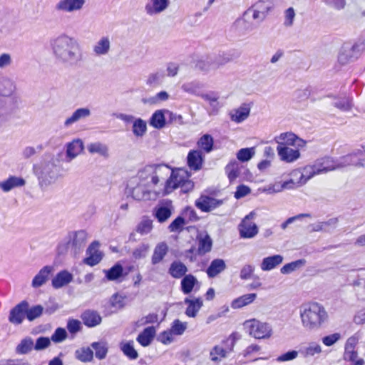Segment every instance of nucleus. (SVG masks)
Instances as JSON below:
<instances>
[{"mask_svg": "<svg viewBox=\"0 0 365 365\" xmlns=\"http://www.w3.org/2000/svg\"><path fill=\"white\" fill-rule=\"evenodd\" d=\"M170 173L165 165H148L131 178L127 185L128 192L136 200H153L163 195L162 182Z\"/></svg>", "mask_w": 365, "mask_h": 365, "instance_id": "obj_1", "label": "nucleus"}, {"mask_svg": "<svg viewBox=\"0 0 365 365\" xmlns=\"http://www.w3.org/2000/svg\"><path fill=\"white\" fill-rule=\"evenodd\" d=\"M51 46L53 57L62 65L73 66L83 61L81 46L73 37L67 35L59 36L52 40Z\"/></svg>", "mask_w": 365, "mask_h": 365, "instance_id": "obj_2", "label": "nucleus"}, {"mask_svg": "<svg viewBox=\"0 0 365 365\" xmlns=\"http://www.w3.org/2000/svg\"><path fill=\"white\" fill-rule=\"evenodd\" d=\"M299 312L302 326L307 331L319 330L329 319L325 308L317 302L301 305Z\"/></svg>", "mask_w": 365, "mask_h": 365, "instance_id": "obj_3", "label": "nucleus"}, {"mask_svg": "<svg viewBox=\"0 0 365 365\" xmlns=\"http://www.w3.org/2000/svg\"><path fill=\"white\" fill-rule=\"evenodd\" d=\"M34 173L43 189L54 184L60 177L59 169L53 158L43 159L34 166Z\"/></svg>", "mask_w": 365, "mask_h": 365, "instance_id": "obj_4", "label": "nucleus"}, {"mask_svg": "<svg viewBox=\"0 0 365 365\" xmlns=\"http://www.w3.org/2000/svg\"><path fill=\"white\" fill-rule=\"evenodd\" d=\"M170 169H171L170 168ZM190 174L186 169L177 168L170 170V173L165 179V183H162L163 195H168L180 186H186L187 188L192 186L189 180Z\"/></svg>", "mask_w": 365, "mask_h": 365, "instance_id": "obj_5", "label": "nucleus"}, {"mask_svg": "<svg viewBox=\"0 0 365 365\" xmlns=\"http://www.w3.org/2000/svg\"><path fill=\"white\" fill-rule=\"evenodd\" d=\"M242 325L245 331L255 339H269L274 334L273 328L270 323L255 318L245 320Z\"/></svg>", "mask_w": 365, "mask_h": 365, "instance_id": "obj_6", "label": "nucleus"}, {"mask_svg": "<svg viewBox=\"0 0 365 365\" xmlns=\"http://www.w3.org/2000/svg\"><path fill=\"white\" fill-rule=\"evenodd\" d=\"M236 341V334H230L227 339L223 340L220 344L216 345L210 352V358L214 363H218L222 359L227 357L235 346Z\"/></svg>", "mask_w": 365, "mask_h": 365, "instance_id": "obj_7", "label": "nucleus"}, {"mask_svg": "<svg viewBox=\"0 0 365 365\" xmlns=\"http://www.w3.org/2000/svg\"><path fill=\"white\" fill-rule=\"evenodd\" d=\"M359 56V46L356 44L346 43L339 51L337 62L341 66H345L358 59Z\"/></svg>", "mask_w": 365, "mask_h": 365, "instance_id": "obj_8", "label": "nucleus"}, {"mask_svg": "<svg viewBox=\"0 0 365 365\" xmlns=\"http://www.w3.org/2000/svg\"><path fill=\"white\" fill-rule=\"evenodd\" d=\"M256 213L252 211L246 215L238 226L240 236L244 239L255 237L258 232V227L254 222Z\"/></svg>", "mask_w": 365, "mask_h": 365, "instance_id": "obj_9", "label": "nucleus"}, {"mask_svg": "<svg viewBox=\"0 0 365 365\" xmlns=\"http://www.w3.org/2000/svg\"><path fill=\"white\" fill-rule=\"evenodd\" d=\"M349 165L365 168V154L361 150L353 152L338 159V167L343 168Z\"/></svg>", "mask_w": 365, "mask_h": 365, "instance_id": "obj_10", "label": "nucleus"}, {"mask_svg": "<svg viewBox=\"0 0 365 365\" xmlns=\"http://www.w3.org/2000/svg\"><path fill=\"white\" fill-rule=\"evenodd\" d=\"M274 141L278 144L277 146H294L299 148L304 147L306 145V141L291 132L281 133L274 138Z\"/></svg>", "mask_w": 365, "mask_h": 365, "instance_id": "obj_11", "label": "nucleus"}, {"mask_svg": "<svg viewBox=\"0 0 365 365\" xmlns=\"http://www.w3.org/2000/svg\"><path fill=\"white\" fill-rule=\"evenodd\" d=\"M174 210L173 203L170 200L160 202L153 209V215L160 222H166Z\"/></svg>", "mask_w": 365, "mask_h": 365, "instance_id": "obj_12", "label": "nucleus"}, {"mask_svg": "<svg viewBox=\"0 0 365 365\" xmlns=\"http://www.w3.org/2000/svg\"><path fill=\"white\" fill-rule=\"evenodd\" d=\"M223 103L220 101L218 92L210 91L207 92V114L210 116L216 115L222 108Z\"/></svg>", "mask_w": 365, "mask_h": 365, "instance_id": "obj_13", "label": "nucleus"}, {"mask_svg": "<svg viewBox=\"0 0 365 365\" xmlns=\"http://www.w3.org/2000/svg\"><path fill=\"white\" fill-rule=\"evenodd\" d=\"M356 344V340L355 338L351 337L347 339L345 344L344 359L351 362L352 365H364V361L358 357L357 352L354 349Z\"/></svg>", "mask_w": 365, "mask_h": 365, "instance_id": "obj_14", "label": "nucleus"}, {"mask_svg": "<svg viewBox=\"0 0 365 365\" xmlns=\"http://www.w3.org/2000/svg\"><path fill=\"white\" fill-rule=\"evenodd\" d=\"M317 175L324 174L329 171L339 169L338 167V160H334L331 158H322L317 160L312 163Z\"/></svg>", "mask_w": 365, "mask_h": 365, "instance_id": "obj_15", "label": "nucleus"}, {"mask_svg": "<svg viewBox=\"0 0 365 365\" xmlns=\"http://www.w3.org/2000/svg\"><path fill=\"white\" fill-rule=\"evenodd\" d=\"M111 48V41L109 36H103L98 39L92 46V53L95 57L108 55Z\"/></svg>", "mask_w": 365, "mask_h": 365, "instance_id": "obj_16", "label": "nucleus"}, {"mask_svg": "<svg viewBox=\"0 0 365 365\" xmlns=\"http://www.w3.org/2000/svg\"><path fill=\"white\" fill-rule=\"evenodd\" d=\"M250 104L244 103L238 108L232 109L229 113V116L232 122L241 123L248 118L250 115Z\"/></svg>", "mask_w": 365, "mask_h": 365, "instance_id": "obj_17", "label": "nucleus"}, {"mask_svg": "<svg viewBox=\"0 0 365 365\" xmlns=\"http://www.w3.org/2000/svg\"><path fill=\"white\" fill-rule=\"evenodd\" d=\"M85 2V0H61L56 4V9L64 13H74L82 9Z\"/></svg>", "mask_w": 365, "mask_h": 365, "instance_id": "obj_18", "label": "nucleus"}, {"mask_svg": "<svg viewBox=\"0 0 365 365\" xmlns=\"http://www.w3.org/2000/svg\"><path fill=\"white\" fill-rule=\"evenodd\" d=\"M170 0H148L145 6L147 14L154 16L164 12L170 6Z\"/></svg>", "mask_w": 365, "mask_h": 365, "instance_id": "obj_19", "label": "nucleus"}, {"mask_svg": "<svg viewBox=\"0 0 365 365\" xmlns=\"http://www.w3.org/2000/svg\"><path fill=\"white\" fill-rule=\"evenodd\" d=\"M278 155L282 161L293 163L300 158V153L298 149H293L287 146H277Z\"/></svg>", "mask_w": 365, "mask_h": 365, "instance_id": "obj_20", "label": "nucleus"}, {"mask_svg": "<svg viewBox=\"0 0 365 365\" xmlns=\"http://www.w3.org/2000/svg\"><path fill=\"white\" fill-rule=\"evenodd\" d=\"M88 257L84 259V262L90 266H94L102 259L103 255L99 250V243L93 242L87 250Z\"/></svg>", "mask_w": 365, "mask_h": 365, "instance_id": "obj_21", "label": "nucleus"}, {"mask_svg": "<svg viewBox=\"0 0 365 365\" xmlns=\"http://www.w3.org/2000/svg\"><path fill=\"white\" fill-rule=\"evenodd\" d=\"M27 306L28 303L23 302L12 309L9 317V322L14 324H21L26 315Z\"/></svg>", "mask_w": 365, "mask_h": 365, "instance_id": "obj_22", "label": "nucleus"}, {"mask_svg": "<svg viewBox=\"0 0 365 365\" xmlns=\"http://www.w3.org/2000/svg\"><path fill=\"white\" fill-rule=\"evenodd\" d=\"M84 149V144L82 140L76 138L66 144V158L72 160L79 155Z\"/></svg>", "mask_w": 365, "mask_h": 365, "instance_id": "obj_23", "label": "nucleus"}, {"mask_svg": "<svg viewBox=\"0 0 365 365\" xmlns=\"http://www.w3.org/2000/svg\"><path fill=\"white\" fill-rule=\"evenodd\" d=\"M25 184L26 181L22 178L11 175L0 182V189L4 192H8L16 187H23Z\"/></svg>", "mask_w": 365, "mask_h": 365, "instance_id": "obj_24", "label": "nucleus"}, {"mask_svg": "<svg viewBox=\"0 0 365 365\" xmlns=\"http://www.w3.org/2000/svg\"><path fill=\"white\" fill-rule=\"evenodd\" d=\"M53 270V268L51 266H45L41 268L32 279L31 286L34 288H38L43 285L48 279Z\"/></svg>", "mask_w": 365, "mask_h": 365, "instance_id": "obj_25", "label": "nucleus"}, {"mask_svg": "<svg viewBox=\"0 0 365 365\" xmlns=\"http://www.w3.org/2000/svg\"><path fill=\"white\" fill-rule=\"evenodd\" d=\"M88 235L83 230H79L69 233L68 236V243L76 250L83 247L87 240Z\"/></svg>", "mask_w": 365, "mask_h": 365, "instance_id": "obj_26", "label": "nucleus"}, {"mask_svg": "<svg viewBox=\"0 0 365 365\" xmlns=\"http://www.w3.org/2000/svg\"><path fill=\"white\" fill-rule=\"evenodd\" d=\"M338 224V218L334 217L327 221L318 222L310 225L312 232H329L335 229Z\"/></svg>", "mask_w": 365, "mask_h": 365, "instance_id": "obj_27", "label": "nucleus"}, {"mask_svg": "<svg viewBox=\"0 0 365 365\" xmlns=\"http://www.w3.org/2000/svg\"><path fill=\"white\" fill-rule=\"evenodd\" d=\"M165 114L172 115L173 113L168 110H158L152 115L149 123L157 129H161L165 125Z\"/></svg>", "mask_w": 365, "mask_h": 365, "instance_id": "obj_28", "label": "nucleus"}, {"mask_svg": "<svg viewBox=\"0 0 365 365\" xmlns=\"http://www.w3.org/2000/svg\"><path fill=\"white\" fill-rule=\"evenodd\" d=\"M73 274L67 270L59 272L52 279L51 284L55 289L61 288L73 280Z\"/></svg>", "mask_w": 365, "mask_h": 365, "instance_id": "obj_29", "label": "nucleus"}, {"mask_svg": "<svg viewBox=\"0 0 365 365\" xmlns=\"http://www.w3.org/2000/svg\"><path fill=\"white\" fill-rule=\"evenodd\" d=\"M283 259L280 255L264 257L260 264V268L262 271H270L281 264Z\"/></svg>", "mask_w": 365, "mask_h": 365, "instance_id": "obj_30", "label": "nucleus"}, {"mask_svg": "<svg viewBox=\"0 0 365 365\" xmlns=\"http://www.w3.org/2000/svg\"><path fill=\"white\" fill-rule=\"evenodd\" d=\"M91 115V110L88 108H80L76 109L71 116L68 117L65 122L64 125L69 127L73 123L79 121L81 119L88 118Z\"/></svg>", "mask_w": 365, "mask_h": 365, "instance_id": "obj_31", "label": "nucleus"}, {"mask_svg": "<svg viewBox=\"0 0 365 365\" xmlns=\"http://www.w3.org/2000/svg\"><path fill=\"white\" fill-rule=\"evenodd\" d=\"M299 353L304 358L309 359L320 355L322 353V347L317 342L312 341L301 349Z\"/></svg>", "mask_w": 365, "mask_h": 365, "instance_id": "obj_32", "label": "nucleus"}, {"mask_svg": "<svg viewBox=\"0 0 365 365\" xmlns=\"http://www.w3.org/2000/svg\"><path fill=\"white\" fill-rule=\"evenodd\" d=\"M265 18L266 16H264L262 12H260L252 6L244 13L243 18L237 20V22L240 24L242 21L253 20L255 23L259 24L263 21Z\"/></svg>", "mask_w": 365, "mask_h": 365, "instance_id": "obj_33", "label": "nucleus"}, {"mask_svg": "<svg viewBox=\"0 0 365 365\" xmlns=\"http://www.w3.org/2000/svg\"><path fill=\"white\" fill-rule=\"evenodd\" d=\"M187 165L193 170L200 169L202 164V157L201 150H193L189 152L187 155Z\"/></svg>", "mask_w": 365, "mask_h": 365, "instance_id": "obj_34", "label": "nucleus"}, {"mask_svg": "<svg viewBox=\"0 0 365 365\" xmlns=\"http://www.w3.org/2000/svg\"><path fill=\"white\" fill-rule=\"evenodd\" d=\"M87 150L91 154H98L105 158L110 156L108 146L101 142L89 143L87 145Z\"/></svg>", "mask_w": 365, "mask_h": 365, "instance_id": "obj_35", "label": "nucleus"}, {"mask_svg": "<svg viewBox=\"0 0 365 365\" xmlns=\"http://www.w3.org/2000/svg\"><path fill=\"white\" fill-rule=\"evenodd\" d=\"M257 298V294L249 293L235 299L231 303V307L234 309H241L252 304Z\"/></svg>", "mask_w": 365, "mask_h": 365, "instance_id": "obj_36", "label": "nucleus"}, {"mask_svg": "<svg viewBox=\"0 0 365 365\" xmlns=\"http://www.w3.org/2000/svg\"><path fill=\"white\" fill-rule=\"evenodd\" d=\"M156 333L154 327L145 328L137 337V341L143 346H148L152 342Z\"/></svg>", "mask_w": 365, "mask_h": 365, "instance_id": "obj_37", "label": "nucleus"}, {"mask_svg": "<svg viewBox=\"0 0 365 365\" xmlns=\"http://www.w3.org/2000/svg\"><path fill=\"white\" fill-rule=\"evenodd\" d=\"M198 288L199 286L197 279L191 274L185 276L181 281V289L185 294H190L191 292Z\"/></svg>", "mask_w": 365, "mask_h": 365, "instance_id": "obj_38", "label": "nucleus"}, {"mask_svg": "<svg viewBox=\"0 0 365 365\" xmlns=\"http://www.w3.org/2000/svg\"><path fill=\"white\" fill-rule=\"evenodd\" d=\"M243 166L236 160L230 161L225 167V173L230 182L235 181L239 176Z\"/></svg>", "mask_w": 365, "mask_h": 365, "instance_id": "obj_39", "label": "nucleus"}, {"mask_svg": "<svg viewBox=\"0 0 365 365\" xmlns=\"http://www.w3.org/2000/svg\"><path fill=\"white\" fill-rule=\"evenodd\" d=\"M226 268L225 262L222 259H215L207 268V274L209 277H215L223 272Z\"/></svg>", "mask_w": 365, "mask_h": 365, "instance_id": "obj_40", "label": "nucleus"}, {"mask_svg": "<svg viewBox=\"0 0 365 365\" xmlns=\"http://www.w3.org/2000/svg\"><path fill=\"white\" fill-rule=\"evenodd\" d=\"M34 349V342L31 337L22 339L15 348V352L19 355L27 354Z\"/></svg>", "mask_w": 365, "mask_h": 365, "instance_id": "obj_41", "label": "nucleus"}, {"mask_svg": "<svg viewBox=\"0 0 365 365\" xmlns=\"http://www.w3.org/2000/svg\"><path fill=\"white\" fill-rule=\"evenodd\" d=\"M168 252V246L165 242L158 243L153 250V254L151 258L152 264H157L162 262Z\"/></svg>", "mask_w": 365, "mask_h": 365, "instance_id": "obj_42", "label": "nucleus"}, {"mask_svg": "<svg viewBox=\"0 0 365 365\" xmlns=\"http://www.w3.org/2000/svg\"><path fill=\"white\" fill-rule=\"evenodd\" d=\"M16 90L15 83L6 77L0 78V96H9Z\"/></svg>", "mask_w": 365, "mask_h": 365, "instance_id": "obj_43", "label": "nucleus"}, {"mask_svg": "<svg viewBox=\"0 0 365 365\" xmlns=\"http://www.w3.org/2000/svg\"><path fill=\"white\" fill-rule=\"evenodd\" d=\"M185 303L187 304L185 314L190 317H195L197 312L203 305V302L200 299H185Z\"/></svg>", "mask_w": 365, "mask_h": 365, "instance_id": "obj_44", "label": "nucleus"}, {"mask_svg": "<svg viewBox=\"0 0 365 365\" xmlns=\"http://www.w3.org/2000/svg\"><path fill=\"white\" fill-rule=\"evenodd\" d=\"M81 318L85 325L89 327L97 326L101 322V316L94 311H86Z\"/></svg>", "mask_w": 365, "mask_h": 365, "instance_id": "obj_45", "label": "nucleus"}, {"mask_svg": "<svg viewBox=\"0 0 365 365\" xmlns=\"http://www.w3.org/2000/svg\"><path fill=\"white\" fill-rule=\"evenodd\" d=\"M301 174H302V173L300 168L293 170L291 172V179L286 181V182L288 183L289 189L297 188L304 185V182H302L303 179L302 177L301 178Z\"/></svg>", "mask_w": 365, "mask_h": 365, "instance_id": "obj_46", "label": "nucleus"}, {"mask_svg": "<svg viewBox=\"0 0 365 365\" xmlns=\"http://www.w3.org/2000/svg\"><path fill=\"white\" fill-rule=\"evenodd\" d=\"M132 131L135 137H143L147 131L146 122L141 118H137L134 120L133 123Z\"/></svg>", "mask_w": 365, "mask_h": 365, "instance_id": "obj_47", "label": "nucleus"}, {"mask_svg": "<svg viewBox=\"0 0 365 365\" xmlns=\"http://www.w3.org/2000/svg\"><path fill=\"white\" fill-rule=\"evenodd\" d=\"M103 272L108 280L115 281L123 276V268L120 264H116L110 269L104 270Z\"/></svg>", "mask_w": 365, "mask_h": 365, "instance_id": "obj_48", "label": "nucleus"}, {"mask_svg": "<svg viewBox=\"0 0 365 365\" xmlns=\"http://www.w3.org/2000/svg\"><path fill=\"white\" fill-rule=\"evenodd\" d=\"M285 189H289L288 183L284 182H275L272 184H269L262 188V192L267 194H274L283 191Z\"/></svg>", "mask_w": 365, "mask_h": 365, "instance_id": "obj_49", "label": "nucleus"}, {"mask_svg": "<svg viewBox=\"0 0 365 365\" xmlns=\"http://www.w3.org/2000/svg\"><path fill=\"white\" fill-rule=\"evenodd\" d=\"M187 269L186 266L180 262H174L171 264L169 272L175 278L182 277Z\"/></svg>", "mask_w": 365, "mask_h": 365, "instance_id": "obj_50", "label": "nucleus"}, {"mask_svg": "<svg viewBox=\"0 0 365 365\" xmlns=\"http://www.w3.org/2000/svg\"><path fill=\"white\" fill-rule=\"evenodd\" d=\"M333 105L343 111L349 110L352 107L351 100L346 96L335 97L334 98Z\"/></svg>", "mask_w": 365, "mask_h": 365, "instance_id": "obj_51", "label": "nucleus"}, {"mask_svg": "<svg viewBox=\"0 0 365 365\" xmlns=\"http://www.w3.org/2000/svg\"><path fill=\"white\" fill-rule=\"evenodd\" d=\"M109 305L113 312L121 309L125 306L124 297L119 294H113L109 300Z\"/></svg>", "mask_w": 365, "mask_h": 365, "instance_id": "obj_52", "label": "nucleus"}, {"mask_svg": "<svg viewBox=\"0 0 365 365\" xmlns=\"http://www.w3.org/2000/svg\"><path fill=\"white\" fill-rule=\"evenodd\" d=\"M150 245L147 243H142L137 246L132 252L133 259H140L145 258L150 250Z\"/></svg>", "mask_w": 365, "mask_h": 365, "instance_id": "obj_53", "label": "nucleus"}, {"mask_svg": "<svg viewBox=\"0 0 365 365\" xmlns=\"http://www.w3.org/2000/svg\"><path fill=\"white\" fill-rule=\"evenodd\" d=\"M255 154V148H242L238 150L236 154L237 158L240 162H247L250 159L253 158Z\"/></svg>", "mask_w": 365, "mask_h": 365, "instance_id": "obj_54", "label": "nucleus"}, {"mask_svg": "<svg viewBox=\"0 0 365 365\" xmlns=\"http://www.w3.org/2000/svg\"><path fill=\"white\" fill-rule=\"evenodd\" d=\"M75 354L76 357L82 362L91 361L93 357V352L88 347L76 350Z\"/></svg>", "mask_w": 365, "mask_h": 365, "instance_id": "obj_55", "label": "nucleus"}, {"mask_svg": "<svg viewBox=\"0 0 365 365\" xmlns=\"http://www.w3.org/2000/svg\"><path fill=\"white\" fill-rule=\"evenodd\" d=\"M91 346L95 350L96 358L103 359L106 356L108 352V346L105 342H94Z\"/></svg>", "mask_w": 365, "mask_h": 365, "instance_id": "obj_56", "label": "nucleus"}, {"mask_svg": "<svg viewBox=\"0 0 365 365\" xmlns=\"http://www.w3.org/2000/svg\"><path fill=\"white\" fill-rule=\"evenodd\" d=\"M300 168L302 173V174H301V178L302 177L303 179L302 182H304V185L313 177L317 175L312 164L307 165Z\"/></svg>", "mask_w": 365, "mask_h": 365, "instance_id": "obj_57", "label": "nucleus"}, {"mask_svg": "<svg viewBox=\"0 0 365 365\" xmlns=\"http://www.w3.org/2000/svg\"><path fill=\"white\" fill-rule=\"evenodd\" d=\"M256 9L262 12L267 16L269 11L273 7V3L270 0H259L252 5Z\"/></svg>", "mask_w": 365, "mask_h": 365, "instance_id": "obj_58", "label": "nucleus"}, {"mask_svg": "<svg viewBox=\"0 0 365 365\" xmlns=\"http://www.w3.org/2000/svg\"><path fill=\"white\" fill-rule=\"evenodd\" d=\"M121 350L123 351L125 355H126L131 359H135L138 356V352L134 349L133 341L122 344Z\"/></svg>", "mask_w": 365, "mask_h": 365, "instance_id": "obj_59", "label": "nucleus"}, {"mask_svg": "<svg viewBox=\"0 0 365 365\" xmlns=\"http://www.w3.org/2000/svg\"><path fill=\"white\" fill-rule=\"evenodd\" d=\"M164 74L160 71H155L148 75L146 79V84L150 86H157L161 83Z\"/></svg>", "mask_w": 365, "mask_h": 365, "instance_id": "obj_60", "label": "nucleus"}, {"mask_svg": "<svg viewBox=\"0 0 365 365\" xmlns=\"http://www.w3.org/2000/svg\"><path fill=\"white\" fill-rule=\"evenodd\" d=\"M43 311V308L41 305H36L31 308L26 307V316L29 321H33L40 317Z\"/></svg>", "mask_w": 365, "mask_h": 365, "instance_id": "obj_61", "label": "nucleus"}, {"mask_svg": "<svg viewBox=\"0 0 365 365\" xmlns=\"http://www.w3.org/2000/svg\"><path fill=\"white\" fill-rule=\"evenodd\" d=\"M169 98V94L166 91H160L155 96L149 98L147 100H144L145 103L150 105L158 104L160 102L165 101Z\"/></svg>", "mask_w": 365, "mask_h": 365, "instance_id": "obj_62", "label": "nucleus"}, {"mask_svg": "<svg viewBox=\"0 0 365 365\" xmlns=\"http://www.w3.org/2000/svg\"><path fill=\"white\" fill-rule=\"evenodd\" d=\"M187 327V322H182L179 319H175L173 321L170 329L175 335H182L186 330Z\"/></svg>", "mask_w": 365, "mask_h": 365, "instance_id": "obj_63", "label": "nucleus"}, {"mask_svg": "<svg viewBox=\"0 0 365 365\" xmlns=\"http://www.w3.org/2000/svg\"><path fill=\"white\" fill-rule=\"evenodd\" d=\"M186 224V221L184 217L181 215L175 218L168 226V229L170 232H180L182 230L183 226Z\"/></svg>", "mask_w": 365, "mask_h": 365, "instance_id": "obj_64", "label": "nucleus"}]
</instances>
